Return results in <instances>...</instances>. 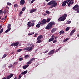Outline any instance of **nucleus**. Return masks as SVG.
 <instances>
[{"label":"nucleus","instance_id":"obj_1","mask_svg":"<svg viewBox=\"0 0 79 79\" xmlns=\"http://www.w3.org/2000/svg\"><path fill=\"white\" fill-rule=\"evenodd\" d=\"M56 2L55 0H52L49 2L47 5H51L50 8H52L53 7H56L57 6V2Z\"/></svg>","mask_w":79,"mask_h":79},{"label":"nucleus","instance_id":"obj_2","mask_svg":"<svg viewBox=\"0 0 79 79\" xmlns=\"http://www.w3.org/2000/svg\"><path fill=\"white\" fill-rule=\"evenodd\" d=\"M55 25V23L54 22H51L48 24V25L45 27L46 29H50L52 28L53 25Z\"/></svg>","mask_w":79,"mask_h":79},{"label":"nucleus","instance_id":"obj_3","mask_svg":"<svg viewBox=\"0 0 79 79\" xmlns=\"http://www.w3.org/2000/svg\"><path fill=\"white\" fill-rule=\"evenodd\" d=\"M66 16H67V15L66 14H64L62 15V16L60 17L58 19V21H64L66 18Z\"/></svg>","mask_w":79,"mask_h":79},{"label":"nucleus","instance_id":"obj_4","mask_svg":"<svg viewBox=\"0 0 79 79\" xmlns=\"http://www.w3.org/2000/svg\"><path fill=\"white\" fill-rule=\"evenodd\" d=\"M40 25L42 26H44L46 24V20L45 19H44L43 20H41L40 22Z\"/></svg>","mask_w":79,"mask_h":79},{"label":"nucleus","instance_id":"obj_5","mask_svg":"<svg viewBox=\"0 0 79 79\" xmlns=\"http://www.w3.org/2000/svg\"><path fill=\"white\" fill-rule=\"evenodd\" d=\"M13 76V74L11 73L9 75V76H7L6 77L7 79H10V78H11Z\"/></svg>","mask_w":79,"mask_h":79},{"label":"nucleus","instance_id":"obj_6","mask_svg":"<svg viewBox=\"0 0 79 79\" xmlns=\"http://www.w3.org/2000/svg\"><path fill=\"white\" fill-rule=\"evenodd\" d=\"M25 3V1L24 0H21L20 2V5H23Z\"/></svg>","mask_w":79,"mask_h":79},{"label":"nucleus","instance_id":"obj_7","mask_svg":"<svg viewBox=\"0 0 79 79\" xmlns=\"http://www.w3.org/2000/svg\"><path fill=\"white\" fill-rule=\"evenodd\" d=\"M56 30H57V28H54L51 31V32H52V33H53V32H55V31H56Z\"/></svg>","mask_w":79,"mask_h":79},{"label":"nucleus","instance_id":"obj_8","mask_svg":"<svg viewBox=\"0 0 79 79\" xmlns=\"http://www.w3.org/2000/svg\"><path fill=\"white\" fill-rule=\"evenodd\" d=\"M42 38H43V36L42 35H40L37 37V40H40Z\"/></svg>","mask_w":79,"mask_h":79},{"label":"nucleus","instance_id":"obj_9","mask_svg":"<svg viewBox=\"0 0 79 79\" xmlns=\"http://www.w3.org/2000/svg\"><path fill=\"white\" fill-rule=\"evenodd\" d=\"M75 31H76V30H75V29H74V30H72L71 31V32L70 33V35H73V33H74Z\"/></svg>","mask_w":79,"mask_h":79},{"label":"nucleus","instance_id":"obj_10","mask_svg":"<svg viewBox=\"0 0 79 79\" xmlns=\"http://www.w3.org/2000/svg\"><path fill=\"white\" fill-rule=\"evenodd\" d=\"M54 52H53L52 50L50 52L48 53V54L49 55H53V54L54 53Z\"/></svg>","mask_w":79,"mask_h":79},{"label":"nucleus","instance_id":"obj_11","mask_svg":"<svg viewBox=\"0 0 79 79\" xmlns=\"http://www.w3.org/2000/svg\"><path fill=\"white\" fill-rule=\"evenodd\" d=\"M27 70H26L22 72L21 73V74L22 75H24V74H27Z\"/></svg>","mask_w":79,"mask_h":79},{"label":"nucleus","instance_id":"obj_12","mask_svg":"<svg viewBox=\"0 0 79 79\" xmlns=\"http://www.w3.org/2000/svg\"><path fill=\"white\" fill-rule=\"evenodd\" d=\"M19 42H16L14 44V45L15 46H18V45H19Z\"/></svg>","mask_w":79,"mask_h":79},{"label":"nucleus","instance_id":"obj_13","mask_svg":"<svg viewBox=\"0 0 79 79\" xmlns=\"http://www.w3.org/2000/svg\"><path fill=\"white\" fill-rule=\"evenodd\" d=\"M79 7V5L77 4L76 5H75L73 8V9H75V8H78V7Z\"/></svg>","mask_w":79,"mask_h":79},{"label":"nucleus","instance_id":"obj_14","mask_svg":"<svg viewBox=\"0 0 79 79\" xmlns=\"http://www.w3.org/2000/svg\"><path fill=\"white\" fill-rule=\"evenodd\" d=\"M37 11V9H32L30 11V13H34V12L35 11Z\"/></svg>","mask_w":79,"mask_h":79},{"label":"nucleus","instance_id":"obj_15","mask_svg":"<svg viewBox=\"0 0 79 79\" xmlns=\"http://www.w3.org/2000/svg\"><path fill=\"white\" fill-rule=\"evenodd\" d=\"M29 66L28 65H26L23 67V69H26Z\"/></svg>","mask_w":79,"mask_h":79},{"label":"nucleus","instance_id":"obj_16","mask_svg":"<svg viewBox=\"0 0 79 79\" xmlns=\"http://www.w3.org/2000/svg\"><path fill=\"white\" fill-rule=\"evenodd\" d=\"M33 48L32 47H28V51H31L32 50Z\"/></svg>","mask_w":79,"mask_h":79},{"label":"nucleus","instance_id":"obj_17","mask_svg":"<svg viewBox=\"0 0 79 79\" xmlns=\"http://www.w3.org/2000/svg\"><path fill=\"white\" fill-rule=\"evenodd\" d=\"M60 35H61V34H64V31L62 30L61 31H60Z\"/></svg>","mask_w":79,"mask_h":79},{"label":"nucleus","instance_id":"obj_18","mask_svg":"<svg viewBox=\"0 0 79 79\" xmlns=\"http://www.w3.org/2000/svg\"><path fill=\"white\" fill-rule=\"evenodd\" d=\"M11 30V28H8L7 30L5 31V33H7V32H9L10 30Z\"/></svg>","mask_w":79,"mask_h":79},{"label":"nucleus","instance_id":"obj_19","mask_svg":"<svg viewBox=\"0 0 79 79\" xmlns=\"http://www.w3.org/2000/svg\"><path fill=\"white\" fill-rule=\"evenodd\" d=\"M6 18H7V15H6L5 16V18H2L1 19V20H2L3 21V20H4V19L5 21L6 20Z\"/></svg>","mask_w":79,"mask_h":79},{"label":"nucleus","instance_id":"obj_20","mask_svg":"<svg viewBox=\"0 0 79 79\" xmlns=\"http://www.w3.org/2000/svg\"><path fill=\"white\" fill-rule=\"evenodd\" d=\"M31 22H29L27 24V25L29 27H31Z\"/></svg>","mask_w":79,"mask_h":79},{"label":"nucleus","instance_id":"obj_21","mask_svg":"<svg viewBox=\"0 0 79 79\" xmlns=\"http://www.w3.org/2000/svg\"><path fill=\"white\" fill-rule=\"evenodd\" d=\"M54 39H55V38H52L48 40V42H52V41H53V40H54Z\"/></svg>","mask_w":79,"mask_h":79},{"label":"nucleus","instance_id":"obj_22","mask_svg":"<svg viewBox=\"0 0 79 79\" xmlns=\"http://www.w3.org/2000/svg\"><path fill=\"white\" fill-rule=\"evenodd\" d=\"M51 20V19L50 18H48L47 19V20L46 21V23H49L50 21V20Z\"/></svg>","mask_w":79,"mask_h":79},{"label":"nucleus","instance_id":"obj_23","mask_svg":"<svg viewBox=\"0 0 79 79\" xmlns=\"http://www.w3.org/2000/svg\"><path fill=\"white\" fill-rule=\"evenodd\" d=\"M43 40H38L37 41V43H41V42H42Z\"/></svg>","mask_w":79,"mask_h":79},{"label":"nucleus","instance_id":"obj_24","mask_svg":"<svg viewBox=\"0 0 79 79\" xmlns=\"http://www.w3.org/2000/svg\"><path fill=\"white\" fill-rule=\"evenodd\" d=\"M19 6H18V5L17 4H15L14 5V8H18Z\"/></svg>","mask_w":79,"mask_h":79},{"label":"nucleus","instance_id":"obj_25","mask_svg":"<svg viewBox=\"0 0 79 79\" xmlns=\"http://www.w3.org/2000/svg\"><path fill=\"white\" fill-rule=\"evenodd\" d=\"M36 27H38V28H39L40 27V23H38L36 25Z\"/></svg>","mask_w":79,"mask_h":79},{"label":"nucleus","instance_id":"obj_26","mask_svg":"<svg viewBox=\"0 0 79 79\" xmlns=\"http://www.w3.org/2000/svg\"><path fill=\"white\" fill-rule=\"evenodd\" d=\"M6 56H7L6 54H4L3 55V56H2V59H3V58H5V57H6Z\"/></svg>","mask_w":79,"mask_h":79},{"label":"nucleus","instance_id":"obj_27","mask_svg":"<svg viewBox=\"0 0 79 79\" xmlns=\"http://www.w3.org/2000/svg\"><path fill=\"white\" fill-rule=\"evenodd\" d=\"M29 57V55H25V58L27 59V58H28Z\"/></svg>","mask_w":79,"mask_h":79},{"label":"nucleus","instance_id":"obj_28","mask_svg":"<svg viewBox=\"0 0 79 79\" xmlns=\"http://www.w3.org/2000/svg\"><path fill=\"white\" fill-rule=\"evenodd\" d=\"M35 59H37V58H32V59H31L30 61H31L32 62V61H34V60H35Z\"/></svg>","mask_w":79,"mask_h":79},{"label":"nucleus","instance_id":"obj_29","mask_svg":"<svg viewBox=\"0 0 79 79\" xmlns=\"http://www.w3.org/2000/svg\"><path fill=\"white\" fill-rule=\"evenodd\" d=\"M65 5H66V4L63 2L62 3V6H65Z\"/></svg>","mask_w":79,"mask_h":79},{"label":"nucleus","instance_id":"obj_30","mask_svg":"<svg viewBox=\"0 0 79 79\" xmlns=\"http://www.w3.org/2000/svg\"><path fill=\"white\" fill-rule=\"evenodd\" d=\"M26 7H23L22 10V11H25V10H26Z\"/></svg>","mask_w":79,"mask_h":79},{"label":"nucleus","instance_id":"obj_31","mask_svg":"<svg viewBox=\"0 0 79 79\" xmlns=\"http://www.w3.org/2000/svg\"><path fill=\"white\" fill-rule=\"evenodd\" d=\"M34 24H35L34 23H31L30 25L31 26V27H33V26H34Z\"/></svg>","mask_w":79,"mask_h":79},{"label":"nucleus","instance_id":"obj_32","mask_svg":"<svg viewBox=\"0 0 79 79\" xmlns=\"http://www.w3.org/2000/svg\"><path fill=\"white\" fill-rule=\"evenodd\" d=\"M60 50V48H59L58 49H56V50L54 52L56 53V52H58Z\"/></svg>","mask_w":79,"mask_h":79},{"label":"nucleus","instance_id":"obj_33","mask_svg":"<svg viewBox=\"0 0 79 79\" xmlns=\"http://www.w3.org/2000/svg\"><path fill=\"white\" fill-rule=\"evenodd\" d=\"M6 13H8V11H7V12L6 11V9H5L3 11V13L4 15Z\"/></svg>","mask_w":79,"mask_h":79},{"label":"nucleus","instance_id":"obj_34","mask_svg":"<svg viewBox=\"0 0 79 79\" xmlns=\"http://www.w3.org/2000/svg\"><path fill=\"white\" fill-rule=\"evenodd\" d=\"M32 63V62L31 61L28 62L27 63V64H31Z\"/></svg>","mask_w":79,"mask_h":79},{"label":"nucleus","instance_id":"obj_35","mask_svg":"<svg viewBox=\"0 0 79 79\" xmlns=\"http://www.w3.org/2000/svg\"><path fill=\"white\" fill-rule=\"evenodd\" d=\"M22 50L23 49H20L17 50V52H21V51H22Z\"/></svg>","mask_w":79,"mask_h":79},{"label":"nucleus","instance_id":"obj_36","mask_svg":"<svg viewBox=\"0 0 79 79\" xmlns=\"http://www.w3.org/2000/svg\"><path fill=\"white\" fill-rule=\"evenodd\" d=\"M34 34V32H33L32 33H29L28 34L29 35H32V34Z\"/></svg>","mask_w":79,"mask_h":79},{"label":"nucleus","instance_id":"obj_37","mask_svg":"<svg viewBox=\"0 0 79 79\" xmlns=\"http://www.w3.org/2000/svg\"><path fill=\"white\" fill-rule=\"evenodd\" d=\"M11 24H8L7 26V28H8V29H9V28H10V27H11Z\"/></svg>","mask_w":79,"mask_h":79},{"label":"nucleus","instance_id":"obj_38","mask_svg":"<svg viewBox=\"0 0 79 79\" xmlns=\"http://www.w3.org/2000/svg\"><path fill=\"white\" fill-rule=\"evenodd\" d=\"M46 13H47V15L50 14V12L48 10H46Z\"/></svg>","mask_w":79,"mask_h":79},{"label":"nucleus","instance_id":"obj_39","mask_svg":"<svg viewBox=\"0 0 79 79\" xmlns=\"http://www.w3.org/2000/svg\"><path fill=\"white\" fill-rule=\"evenodd\" d=\"M11 67H13V65H12V64H10L9 65V66L8 68H11Z\"/></svg>","mask_w":79,"mask_h":79},{"label":"nucleus","instance_id":"obj_40","mask_svg":"<svg viewBox=\"0 0 79 79\" xmlns=\"http://www.w3.org/2000/svg\"><path fill=\"white\" fill-rule=\"evenodd\" d=\"M7 5H9V6H11V3L10 2H7Z\"/></svg>","mask_w":79,"mask_h":79},{"label":"nucleus","instance_id":"obj_41","mask_svg":"<svg viewBox=\"0 0 79 79\" xmlns=\"http://www.w3.org/2000/svg\"><path fill=\"white\" fill-rule=\"evenodd\" d=\"M71 1H70L68 3V6H70L71 5Z\"/></svg>","mask_w":79,"mask_h":79},{"label":"nucleus","instance_id":"obj_42","mask_svg":"<svg viewBox=\"0 0 79 79\" xmlns=\"http://www.w3.org/2000/svg\"><path fill=\"white\" fill-rule=\"evenodd\" d=\"M30 46H31L30 47H32H32H34V45L33 44H31Z\"/></svg>","mask_w":79,"mask_h":79},{"label":"nucleus","instance_id":"obj_43","mask_svg":"<svg viewBox=\"0 0 79 79\" xmlns=\"http://www.w3.org/2000/svg\"><path fill=\"white\" fill-rule=\"evenodd\" d=\"M3 29L2 28L0 31V34H2V32H3Z\"/></svg>","mask_w":79,"mask_h":79},{"label":"nucleus","instance_id":"obj_44","mask_svg":"<svg viewBox=\"0 0 79 79\" xmlns=\"http://www.w3.org/2000/svg\"><path fill=\"white\" fill-rule=\"evenodd\" d=\"M69 29V27H68L66 28L65 30L66 31H68Z\"/></svg>","mask_w":79,"mask_h":79},{"label":"nucleus","instance_id":"obj_45","mask_svg":"<svg viewBox=\"0 0 79 79\" xmlns=\"http://www.w3.org/2000/svg\"><path fill=\"white\" fill-rule=\"evenodd\" d=\"M24 50H28V47L25 48L23 49Z\"/></svg>","mask_w":79,"mask_h":79},{"label":"nucleus","instance_id":"obj_46","mask_svg":"<svg viewBox=\"0 0 79 79\" xmlns=\"http://www.w3.org/2000/svg\"><path fill=\"white\" fill-rule=\"evenodd\" d=\"M23 14V11H21L19 13V16H21V14Z\"/></svg>","mask_w":79,"mask_h":79},{"label":"nucleus","instance_id":"obj_47","mask_svg":"<svg viewBox=\"0 0 79 79\" xmlns=\"http://www.w3.org/2000/svg\"><path fill=\"white\" fill-rule=\"evenodd\" d=\"M69 39L68 38H67L65 39L64 40V42H65L66 41H67L68 40H69Z\"/></svg>","mask_w":79,"mask_h":79},{"label":"nucleus","instance_id":"obj_48","mask_svg":"<svg viewBox=\"0 0 79 79\" xmlns=\"http://www.w3.org/2000/svg\"><path fill=\"white\" fill-rule=\"evenodd\" d=\"M19 60L20 61H22V60H23V58L22 57L20 58H19Z\"/></svg>","mask_w":79,"mask_h":79},{"label":"nucleus","instance_id":"obj_49","mask_svg":"<svg viewBox=\"0 0 79 79\" xmlns=\"http://www.w3.org/2000/svg\"><path fill=\"white\" fill-rule=\"evenodd\" d=\"M67 22L68 23H67V24H70V23H71V21H67Z\"/></svg>","mask_w":79,"mask_h":79},{"label":"nucleus","instance_id":"obj_50","mask_svg":"<svg viewBox=\"0 0 79 79\" xmlns=\"http://www.w3.org/2000/svg\"><path fill=\"white\" fill-rule=\"evenodd\" d=\"M37 35H38V34L36 33L34 35V37H37Z\"/></svg>","mask_w":79,"mask_h":79},{"label":"nucleus","instance_id":"obj_51","mask_svg":"<svg viewBox=\"0 0 79 79\" xmlns=\"http://www.w3.org/2000/svg\"><path fill=\"white\" fill-rule=\"evenodd\" d=\"M63 3H66L68 4V2L67 1H64L63 2Z\"/></svg>","mask_w":79,"mask_h":79},{"label":"nucleus","instance_id":"obj_52","mask_svg":"<svg viewBox=\"0 0 79 79\" xmlns=\"http://www.w3.org/2000/svg\"><path fill=\"white\" fill-rule=\"evenodd\" d=\"M79 8H77V9H74V11H77V10H79Z\"/></svg>","mask_w":79,"mask_h":79},{"label":"nucleus","instance_id":"obj_53","mask_svg":"<svg viewBox=\"0 0 79 79\" xmlns=\"http://www.w3.org/2000/svg\"><path fill=\"white\" fill-rule=\"evenodd\" d=\"M56 40H55L53 41V43H56Z\"/></svg>","mask_w":79,"mask_h":79},{"label":"nucleus","instance_id":"obj_54","mask_svg":"<svg viewBox=\"0 0 79 79\" xmlns=\"http://www.w3.org/2000/svg\"><path fill=\"white\" fill-rule=\"evenodd\" d=\"M34 1V0H32L31 2V3H33Z\"/></svg>","mask_w":79,"mask_h":79},{"label":"nucleus","instance_id":"obj_55","mask_svg":"<svg viewBox=\"0 0 79 79\" xmlns=\"http://www.w3.org/2000/svg\"><path fill=\"white\" fill-rule=\"evenodd\" d=\"M36 20H34L32 21L31 23H34V22H35Z\"/></svg>","mask_w":79,"mask_h":79},{"label":"nucleus","instance_id":"obj_56","mask_svg":"<svg viewBox=\"0 0 79 79\" xmlns=\"http://www.w3.org/2000/svg\"><path fill=\"white\" fill-rule=\"evenodd\" d=\"M18 64V62H15L14 63L13 65H15V64Z\"/></svg>","mask_w":79,"mask_h":79},{"label":"nucleus","instance_id":"obj_57","mask_svg":"<svg viewBox=\"0 0 79 79\" xmlns=\"http://www.w3.org/2000/svg\"><path fill=\"white\" fill-rule=\"evenodd\" d=\"M21 76H22V75H21V74H20V75H19V78H20H20H21Z\"/></svg>","mask_w":79,"mask_h":79},{"label":"nucleus","instance_id":"obj_58","mask_svg":"<svg viewBox=\"0 0 79 79\" xmlns=\"http://www.w3.org/2000/svg\"><path fill=\"white\" fill-rule=\"evenodd\" d=\"M77 13H79V9H78L77 11Z\"/></svg>","mask_w":79,"mask_h":79},{"label":"nucleus","instance_id":"obj_59","mask_svg":"<svg viewBox=\"0 0 79 79\" xmlns=\"http://www.w3.org/2000/svg\"><path fill=\"white\" fill-rule=\"evenodd\" d=\"M48 50H46V52H44V53H47V52H48Z\"/></svg>","mask_w":79,"mask_h":79},{"label":"nucleus","instance_id":"obj_60","mask_svg":"<svg viewBox=\"0 0 79 79\" xmlns=\"http://www.w3.org/2000/svg\"><path fill=\"white\" fill-rule=\"evenodd\" d=\"M74 4V2L72 1L71 2V5H73V4Z\"/></svg>","mask_w":79,"mask_h":79},{"label":"nucleus","instance_id":"obj_61","mask_svg":"<svg viewBox=\"0 0 79 79\" xmlns=\"http://www.w3.org/2000/svg\"><path fill=\"white\" fill-rule=\"evenodd\" d=\"M6 9H8V10H9V7H8V6H6Z\"/></svg>","mask_w":79,"mask_h":79},{"label":"nucleus","instance_id":"obj_62","mask_svg":"<svg viewBox=\"0 0 79 79\" xmlns=\"http://www.w3.org/2000/svg\"><path fill=\"white\" fill-rule=\"evenodd\" d=\"M46 15H47V14H46L44 13L43 14V16H46Z\"/></svg>","mask_w":79,"mask_h":79},{"label":"nucleus","instance_id":"obj_63","mask_svg":"<svg viewBox=\"0 0 79 79\" xmlns=\"http://www.w3.org/2000/svg\"><path fill=\"white\" fill-rule=\"evenodd\" d=\"M17 79V77H16V76H15L14 79Z\"/></svg>","mask_w":79,"mask_h":79},{"label":"nucleus","instance_id":"obj_64","mask_svg":"<svg viewBox=\"0 0 79 79\" xmlns=\"http://www.w3.org/2000/svg\"><path fill=\"white\" fill-rule=\"evenodd\" d=\"M2 79H6V78L5 77H4Z\"/></svg>","mask_w":79,"mask_h":79}]
</instances>
